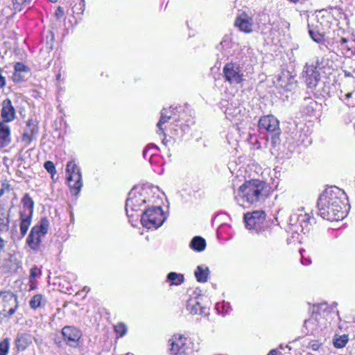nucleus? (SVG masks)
<instances>
[{
	"label": "nucleus",
	"instance_id": "nucleus-19",
	"mask_svg": "<svg viewBox=\"0 0 355 355\" xmlns=\"http://www.w3.org/2000/svg\"><path fill=\"white\" fill-rule=\"evenodd\" d=\"M33 337L26 333L18 334L15 339V346L17 351H24L32 343Z\"/></svg>",
	"mask_w": 355,
	"mask_h": 355
},
{
	"label": "nucleus",
	"instance_id": "nucleus-31",
	"mask_svg": "<svg viewBox=\"0 0 355 355\" xmlns=\"http://www.w3.org/2000/svg\"><path fill=\"white\" fill-rule=\"evenodd\" d=\"M44 304V297L40 294L35 295L30 300L29 305L31 309H36Z\"/></svg>",
	"mask_w": 355,
	"mask_h": 355
},
{
	"label": "nucleus",
	"instance_id": "nucleus-47",
	"mask_svg": "<svg viewBox=\"0 0 355 355\" xmlns=\"http://www.w3.org/2000/svg\"><path fill=\"white\" fill-rule=\"evenodd\" d=\"M348 42V40L345 38V37H342L340 39V43L341 44H347Z\"/></svg>",
	"mask_w": 355,
	"mask_h": 355
},
{
	"label": "nucleus",
	"instance_id": "nucleus-52",
	"mask_svg": "<svg viewBox=\"0 0 355 355\" xmlns=\"http://www.w3.org/2000/svg\"><path fill=\"white\" fill-rule=\"evenodd\" d=\"M146 151H147V150H146V149H145V150H144V155H146Z\"/></svg>",
	"mask_w": 355,
	"mask_h": 355
},
{
	"label": "nucleus",
	"instance_id": "nucleus-16",
	"mask_svg": "<svg viewBox=\"0 0 355 355\" xmlns=\"http://www.w3.org/2000/svg\"><path fill=\"white\" fill-rule=\"evenodd\" d=\"M305 69L304 78L307 86L309 88L315 87L320 80V73L313 65H306Z\"/></svg>",
	"mask_w": 355,
	"mask_h": 355
},
{
	"label": "nucleus",
	"instance_id": "nucleus-30",
	"mask_svg": "<svg viewBox=\"0 0 355 355\" xmlns=\"http://www.w3.org/2000/svg\"><path fill=\"white\" fill-rule=\"evenodd\" d=\"M340 99L342 100L346 105L351 107L355 106V92L341 94Z\"/></svg>",
	"mask_w": 355,
	"mask_h": 355
},
{
	"label": "nucleus",
	"instance_id": "nucleus-39",
	"mask_svg": "<svg viewBox=\"0 0 355 355\" xmlns=\"http://www.w3.org/2000/svg\"><path fill=\"white\" fill-rule=\"evenodd\" d=\"M35 133L34 129L31 130V132H28V130H26L23 135V139L24 141H31L33 139V135Z\"/></svg>",
	"mask_w": 355,
	"mask_h": 355
},
{
	"label": "nucleus",
	"instance_id": "nucleus-26",
	"mask_svg": "<svg viewBox=\"0 0 355 355\" xmlns=\"http://www.w3.org/2000/svg\"><path fill=\"white\" fill-rule=\"evenodd\" d=\"M173 117V114L167 115L166 111L161 112V117L159 121L157 124V127L158 128L157 133L159 135H163L164 137H166V134L164 132V128H163V125L167 122Z\"/></svg>",
	"mask_w": 355,
	"mask_h": 355
},
{
	"label": "nucleus",
	"instance_id": "nucleus-51",
	"mask_svg": "<svg viewBox=\"0 0 355 355\" xmlns=\"http://www.w3.org/2000/svg\"><path fill=\"white\" fill-rule=\"evenodd\" d=\"M60 76H61V75H60V74L57 75V79H58H58H60Z\"/></svg>",
	"mask_w": 355,
	"mask_h": 355
},
{
	"label": "nucleus",
	"instance_id": "nucleus-28",
	"mask_svg": "<svg viewBox=\"0 0 355 355\" xmlns=\"http://www.w3.org/2000/svg\"><path fill=\"white\" fill-rule=\"evenodd\" d=\"M22 205L24 207L27 209L26 211V214L33 215V207H34V201L31 198L29 194L26 193L21 200Z\"/></svg>",
	"mask_w": 355,
	"mask_h": 355
},
{
	"label": "nucleus",
	"instance_id": "nucleus-40",
	"mask_svg": "<svg viewBox=\"0 0 355 355\" xmlns=\"http://www.w3.org/2000/svg\"><path fill=\"white\" fill-rule=\"evenodd\" d=\"M64 16V10L60 7H58L55 12V17L57 19H60Z\"/></svg>",
	"mask_w": 355,
	"mask_h": 355
},
{
	"label": "nucleus",
	"instance_id": "nucleus-7",
	"mask_svg": "<svg viewBox=\"0 0 355 355\" xmlns=\"http://www.w3.org/2000/svg\"><path fill=\"white\" fill-rule=\"evenodd\" d=\"M18 307L17 297L10 292L0 293V316L9 318L12 315Z\"/></svg>",
	"mask_w": 355,
	"mask_h": 355
},
{
	"label": "nucleus",
	"instance_id": "nucleus-5",
	"mask_svg": "<svg viewBox=\"0 0 355 355\" xmlns=\"http://www.w3.org/2000/svg\"><path fill=\"white\" fill-rule=\"evenodd\" d=\"M137 216L141 217L140 220L143 227L148 230L157 229L166 219V216L159 205L152 206Z\"/></svg>",
	"mask_w": 355,
	"mask_h": 355
},
{
	"label": "nucleus",
	"instance_id": "nucleus-4",
	"mask_svg": "<svg viewBox=\"0 0 355 355\" xmlns=\"http://www.w3.org/2000/svg\"><path fill=\"white\" fill-rule=\"evenodd\" d=\"M313 220L310 214L304 212L303 209H298L291 215L286 231L297 235L300 232L305 234L309 232Z\"/></svg>",
	"mask_w": 355,
	"mask_h": 355
},
{
	"label": "nucleus",
	"instance_id": "nucleus-10",
	"mask_svg": "<svg viewBox=\"0 0 355 355\" xmlns=\"http://www.w3.org/2000/svg\"><path fill=\"white\" fill-rule=\"evenodd\" d=\"M266 220V214L263 211H254L244 214V221L245 227L249 230H254L259 232L263 227Z\"/></svg>",
	"mask_w": 355,
	"mask_h": 355
},
{
	"label": "nucleus",
	"instance_id": "nucleus-48",
	"mask_svg": "<svg viewBox=\"0 0 355 355\" xmlns=\"http://www.w3.org/2000/svg\"><path fill=\"white\" fill-rule=\"evenodd\" d=\"M8 227H4L3 225H0V232L3 230V229L8 230Z\"/></svg>",
	"mask_w": 355,
	"mask_h": 355
},
{
	"label": "nucleus",
	"instance_id": "nucleus-29",
	"mask_svg": "<svg viewBox=\"0 0 355 355\" xmlns=\"http://www.w3.org/2000/svg\"><path fill=\"white\" fill-rule=\"evenodd\" d=\"M348 342V336L343 335H336L333 339V343L335 347L336 348H343L344 347Z\"/></svg>",
	"mask_w": 355,
	"mask_h": 355
},
{
	"label": "nucleus",
	"instance_id": "nucleus-21",
	"mask_svg": "<svg viewBox=\"0 0 355 355\" xmlns=\"http://www.w3.org/2000/svg\"><path fill=\"white\" fill-rule=\"evenodd\" d=\"M8 123L0 122V145L6 146L10 142V129Z\"/></svg>",
	"mask_w": 355,
	"mask_h": 355
},
{
	"label": "nucleus",
	"instance_id": "nucleus-37",
	"mask_svg": "<svg viewBox=\"0 0 355 355\" xmlns=\"http://www.w3.org/2000/svg\"><path fill=\"white\" fill-rule=\"evenodd\" d=\"M44 167L51 174L55 173L54 164L51 161H46L44 164Z\"/></svg>",
	"mask_w": 355,
	"mask_h": 355
},
{
	"label": "nucleus",
	"instance_id": "nucleus-6",
	"mask_svg": "<svg viewBox=\"0 0 355 355\" xmlns=\"http://www.w3.org/2000/svg\"><path fill=\"white\" fill-rule=\"evenodd\" d=\"M49 227V220L46 218H43L38 225L31 229L26 240L28 246L31 249L36 250L40 248L42 242L41 238L47 234Z\"/></svg>",
	"mask_w": 355,
	"mask_h": 355
},
{
	"label": "nucleus",
	"instance_id": "nucleus-27",
	"mask_svg": "<svg viewBox=\"0 0 355 355\" xmlns=\"http://www.w3.org/2000/svg\"><path fill=\"white\" fill-rule=\"evenodd\" d=\"M167 280L171 282V285L179 286L184 281V275L175 272H171L167 275Z\"/></svg>",
	"mask_w": 355,
	"mask_h": 355
},
{
	"label": "nucleus",
	"instance_id": "nucleus-35",
	"mask_svg": "<svg viewBox=\"0 0 355 355\" xmlns=\"http://www.w3.org/2000/svg\"><path fill=\"white\" fill-rule=\"evenodd\" d=\"M114 330L121 337L123 336L127 332V327L123 323H119L115 325Z\"/></svg>",
	"mask_w": 355,
	"mask_h": 355
},
{
	"label": "nucleus",
	"instance_id": "nucleus-17",
	"mask_svg": "<svg viewBox=\"0 0 355 355\" xmlns=\"http://www.w3.org/2000/svg\"><path fill=\"white\" fill-rule=\"evenodd\" d=\"M68 185L71 194L78 196L83 187V180L81 171L74 175L67 177Z\"/></svg>",
	"mask_w": 355,
	"mask_h": 355
},
{
	"label": "nucleus",
	"instance_id": "nucleus-42",
	"mask_svg": "<svg viewBox=\"0 0 355 355\" xmlns=\"http://www.w3.org/2000/svg\"><path fill=\"white\" fill-rule=\"evenodd\" d=\"M37 268H32L31 270V278H35L36 276H37Z\"/></svg>",
	"mask_w": 355,
	"mask_h": 355
},
{
	"label": "nucleus",
	"instance_id": "nucleus-15",
	"mask_svg": "<svg viewBox=\"0 0 355 355\" xmlns=\"http://www.w3.org/2000/svg\"><path fill=\"white\" fill-rule=\"evenodd\" d=\"M225 114L230 121L238 123L243 120L245 110L241 105L231 104L226 108Z\"/></svg>",
	"mask_w": 355,
	"mask_h": 355
},
{
	"label": "nucleus",
	"instance_id": "nucleus-9",
	"mask_svg": "<svg viewBox=\"0 0 355 355\" xmlns=\"http://www.w3.org/2000/svg\"><path fill=\"white\" fill-rule=\"evenodd\" d=\"M187 338L182 335H174L169 340L171 355H191L192 350L187 345Z\"/></svg>",
	"mask_w": 355,
	"mask_h": 355
},
{
	"label": "nucleus",
	"instance_id": "nucleus-13",
	"mask_svg": "<svg viewBox=\"0 0 355 355\" xmlns=\"http://www.w3.org/2000/svg\"><path fill=\"white\" fill-rule=\"evenodd\" d=\"M234 26L241 32L248 34L252 33L254 30L253 18L245 12H241L236 17Z\"/></svg>",
	"mask_w": 355,
	"mask_h": 355
},
{
	"label": "nucleus",
	"instance_id": "nucleus-50",
	"mask_svg": "<svg viewBox=\"0 0 355 355\" xmlns=\"http://www.w3.org/2000/svg\"><path fill=\"white\" fill-rule=\"evenodd\" d=\"M83 291H87L88 292V291H89V288H87V287H85V288H83Z\"/></svg>",
	"mask_w": 355,
	"mask_h": 355
},
{
	"label": "nucleus",
	"instance_id": "nucleus-8",
	"mask_svg": "<svg viewBox=\"0 0 355 355\" xmlns=\"http://www.w3.org/2000/svg\"><path fill=\"white\" fill-rule=\"evenodd\" d=\"M225 81L231 85H238L244 80V75L240 64L236 62L227 63L223 69Z\"/></svg>",
	"mask_w": 355,
	"mask_h": 355
},
{
	"label": "nucleus",
	"instance_id": "nucleus-46",
	"mask_svg": "<svg viewBox=\"0 0 355 355\" xmlns=\"http://www.w3.org/2000/svg\"><path fill=\"white\" fill-rule=\"evenodd\" d=\"M267 355H277V351L276 349H272Z\"/></svg>",
	"mask_w": 355,
	"mask_h": 355
},
{
	"label": "nucleus",
	"instance_id": "nucleus-20",
	"mask_svg": "<svg viewBox=\"0 0 355 355\" xmlns=\"http://www.w3.org/2000/svg\"><path fill=\"white\" fill-rule=\"evenodd\" d=\"M204 309L205 308L201 306L198 297L190 298L188 300L187 303V310L189 311L191 314L201 315L204 313Z\"/></svg>",
	"mask_w": 355,
	"mask_h": 355
},
{
	"label": "nucleus",
	"instance_id": "nucleus-23",
	"mask_svg": "<svg viewBox=\"0 0 355 355\" xmlns=\"http://www.w3.org/2000/svg\"><path fill=\"white\" fill-rule=\"evenodd\" d=\"M189 246L194 251L202 252L205 249L206 241L202 237L197 236L192 239Z\"/></svg>",
	"mask_w": 355,
	"mask_h": 355
},
{
	"label": "nucleus",
	"instance_id": "nucleus-24",
	"mask_svg": "<svg viewBox=\"0 0 355 355\" xmlns=\"http://www.w3.org/2000/svg\"><path fill=\"white\" fill-rule=\"evenodd\" d=\"M209 270L208 267L198 266L195 271V276L198 282L205 283L207 281Z\"/></svg>",
	"mask_w": 355,
	"mask_h": 355
},
{
	"label": "nucleus",
	"instance_id": "nucleus-36",
	"mask_svg": "<svg viewBox=\"0 0 355 355\" xmlns=\"http://www.w3.org/2000/svg\"><path fill=\"white\" fill-rule=\"evenodd\" d=\"M31 1L32 0H13L15 9L20 10L21 6L28 5L31 2Z\"/></svg>",
	"mask_w": 355,
	"mask_h": 355
},
{
	"label": "nucleus",
	"instance_id": "nucleus-44",
	"mask_svg": "<svg viewBox=\"0 0 355 355\" xmlns=\"http://www.w3.org/2000/svg\"><path fill=\"white\" fill-rule=\"evenodd\" d=\"M311 345L313 350H318L320 346V345L317 342H313Z\"/></svg>",
	"mask_w": 355,
	"mask_h": 355
},
{
	"label": "nucleus",
	"instance_id": "nucleus-34",
	"mask_svg": "<svg viewBox=\"0 0 355 355\" xmlns=\"http://www.w3.org/2000/svg\"><path fill=\"white\" fill-rule=\"evenodd\" d=\"M309 35L312 40L318 43L321 42L324 40V35L318 32L315 31L314 30L309 29Z\"/></svg>",
	"mask_w": 355,
	"mask_h": 355
},
{
	"label": "nucleus",
	"instance_id": "nucleus-32",
	"mask_svg": "<svg viewBox=\"0 0 355 355\" xmlns=\"http://www.w3.org/2000/svg\"><path fill=\"white\" fill-rule=\"evenodd\" d=\"M80 171V168L77 166L74 161H69L67 162L66 166L67 177H69L70 175H74Z\"/></svg>",
	"mask_w": 355,
	"mask_h": 355
},
{
	"label": "nucleus",
	"instance_id": "nucleus-41",
	"mask_svg": "<svg viewBox=\"0 0 355 355\" xmlns=\"http://www.w3.org/2000/svg\"><path fill=\"white\" fill-rule=\"evenodd\" d=\"M1 71L0 67V88H3L6 85V78L1 75Z\"/></svg>",
	"mask_w": 355,
	"mask_h": 355
},
{
	"label": "nucleus",
	"instance_id": "nucleus-2",
	"mask_svg": "<svg viewBox=\"0 0 355 355\" xmlns=\"http://www.w3.org/2000/svg\"><path fill=\"white\" fill-rule=\"evenodd\" d=\"M266 187V183L259 180L246 181L240 186L235 198L241 207L257 206L265 200Z\"/></svg>",
	"mask_w": 355,
	"mask_h": 355
},
{
	"label": "nucleus",
	"instance_id": "nucleus-14",
	"mask_svg": "<svg viewBox=\"0 0 355 355\" xmlns=\"http://www.w3.org/2000/svg\"><path fill=\"white\" fill-rule=\"evenodd\" d=\"M1 121L6 123H10L15 120L16 116V112L14 106L12 104L11 101L9 98H6L1 102Z\"/></svg>",
	"mask_w": 355,
	"mask_h": 355
},
{
	"label": "nucleus",
	"instance_id": "nucleus-11",
	"mask_svg": "<svg viewBox=\"0 0 355 355\" xmlns=\"http://www.w3.org/2000/svg\"><path fill=\"white\" fill-rule=\"evenodd\" d=\"M259 127L260 129L275 133L272 136V143L275 144L279 140V135L280 134L279 122L273 115H266L261 117L259 121Z\"/></svg>",
	"mask_w": 355,
	"mask_h": 355
},
{
	"label": "nucleus",
	"instance_id": "nucleus-38",
	"mask_svg": "<svg viewBox=\"0 0 355 355\" xmlns=\"http://www.w3.org/2000/svg\"><path fill=\"white\" fill-rule=\"evenodd\" d=\"M10 191V185L7 182H3L0 189V197Z\"/></svg>",
	"mask_w": 355,
	"mask_h": 355
},
{
	"label": "nucleus",
	"instance_id": "nucleus-18",
	"mask_svg": "<svg viewBox=\"0 0 355 355\" xmlns=\"http://www.w3.org/2000/svg\"><path fill=\"white\" fill-rule=\"evenodd\" d=\"M29 68L21 62H17L14 66V73L12 76V80L19 83L26 79V76L29 73Z\"/></svg>",
	"mask_w": 355,
	"mask_h": 355
},
{
	"label": "nucleus",
	"instance_id": "nucleus-25",
	"mask_svg": "<svg viewBox=\"0 0 355 355\" xmlns=\"http://www.w3.org/2000/svg\"><path fill=\"white\" fill-rule=\"evenodd\" d=\"M10 209H7L6 206L0 202V225L8 227L10 223Z\"/></svg>",
	"mask_w": 355,
	"mask_h": 355
},
{
	"label": "nucleus",
	"instance_id": "nucleus-22",
	"mask_svg": "<svg viewBox=\"0 0 355 355\" xmlns=\"http://www.w3.org/2000/svg\"><path fill=\"white\" fill-rule=\"evenodd\" d=\"M32 216L33 215L31 214H26V211H20L19 228L22 237L26 234L31 224Z\"/></svg>",
	"mask_w": 355,
	"mask_h": 355
},
{
	"label": "nucleus",
	"instance_id": "nucleus-3",
	"mask_svg": "<svg viewBox=\"0 0 355 355\" xmlns=\"http://www.w3.org/2000/svg\"><path fill=\"white\" fill-rule=\"evenodd\" d=\"M155 189L153 187H144L139 189H133L129 192L125 203V211L129 218H134L135 212L140 210L141 206L144 204L156 202Z\"/></svg>",
	"mask_w": 355,
	"mask_h": 355
},
{
	"label": "nucleus",
	"instance_id": "nucleus-43",
	"mask_svg": "<svg viewBox=\"0 0 355 355\" xmlns=\"http://www.w3.org/2000/svg\"><path fill=\"white\" fill-rule=\"evenodd\" d=\"M162 111H166L167 112V115H170L171 114H172L173 115L174 109L172 108L171 107H169L168 108H164V109H162Z\"/></svg>",
	"mask_w": 355,
	"mask_h": 355
},
{
	"label": "nucleus",
	"instance_id": "nucleus-12",
	"mask_svg": "<svg viewBox=\"0 0 355 355\" xmlns=\"http://www.w3.org/2000/svg\"><path fill=\"white\" fill-rule=\"evenodd\" d=\"M62 334L67 345L72 347H78L82 337L80 330L73 326H65L62 329Z\"/></svg>",
	"mask_w": 355,
	"mask_h": 355
},
{
	"label": "nucleus",
	"instance_id": "nucleus-49",
	"mask_svg": "<svg viewBox=\"0 0 355 355\" xmlns=\"http://www.w3.org/2000/svg\"><path fill=\"white\" fill-rule=\"evenodd\" d=\"M345 76H347V77H349V76H350V73H349V72L345 71Z\"/></svg>",
	"mask_w": 355,
	"mask_h": 355
},
{
	"label": "nucleus",
	"instance_id": "nucleus-45",
	"mask_svg": "<svg viewBox=\"0 0 355 355\" xmlns=\"http://www.w3.org/2000/svg\"><path fill=\"white\" fill-rule=\"evenodd\" d=\"M302 263L304 266H308L311 263V261L309 259H302Z\"/></svg>",
	"mask_w": 355,
	"mask_h": 355
},
{
	"label": "nucleus",
	"instance_id": "nucleus-33",
	"mask_svg": "<svg viewBox=\"0 0 355 355\" xmlns=\"http://www.w3.org/2000/svg\"><path fill=\"white\" fill-rule=\"evenodd\" d=\"M9 347V338H5L1 342H0V355H8Z\"/></svg>",
	"mask_w": 355,
	"mask_h": 355
},
{
	"label": "nucleus",
	"instance_id": "nucleus-1",
	"mask_svg": "<svg viewBox=\"0 0 355 355\" xmlns=\"http://www.w3.org/2000/svg\"><path fill=\"white\" fill-rule=\"evenodd\" d=\"M347 196L343 190L337 187L327 189L318 201V214L327 220H339L345 216L344 200Z\"/></svg>",
	"mask_w": 355,
	"mask_h": 355
},
{
	"label": "nucleus",
	"instance_id": "nucleus-53",
	"mask_svg": "<svg viewBox=\"0 0 355 355\" xmlns=\"http://www.w3.org/2000/svg\"><path fill=\"white\" fill-rule=\"evenodd\" d=\"M51 2H56L58 0H49Z\"/></svg>",
	"mask_w": 355,
	"mask_h": 355
}]
</instances>
